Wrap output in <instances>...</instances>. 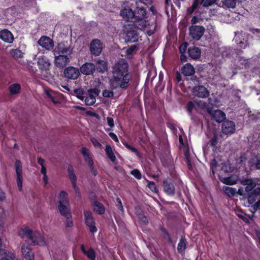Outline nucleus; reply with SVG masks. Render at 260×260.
Instances as JSON below:
<instances>
[{
    "label": "nucleus",
    "mask_w": 260,
    "mask_h": 260,
    "mask_svg": "<svg viewBox=\"0 0 260 260\" xmlns=\"http://www.w3.org/2000/svg\"><path fill=\"white\" fill-rule=\"evenodd\" d=\"M54 52V55L70 54L71 53L70 48L63 43H59L55 47Z\"/></svg>",
    "instance_id": "nucleus-20"
},
{
    "label": "nucleus",
    "mask_w": 260,
    "mask_h": 260,
    "mask_svg": "<svg viewBox=\"0 0 260 260\" xmlns=\"http://www.w3.org/2000/svg\"><path fill=\"white\" fill-rule=\"evenodd\" d=\"M223 190L228 196L230 197L234 196L236 193L240 196H245L244 191L242 187H239L238 190H237V189L234 187L224 186L223 187Z\"/></svg>",
    "instance_id": "nucleus-19"
},
{
    "label": "nucleus",
    "mask_w": 260,
    "mask_h": 260,
    "mask_svg": "<svg viewBox=\"0 0 260 260\" xmlns=\"http://www.w3.org/2000/svg\"><path fill=\"white\" fill-rule=\"evenodd\" d=\"M95 67L92 63L86 62L83 64L80 68V72L86 75H91L95 71Z\"/></svg>",
    "instance_id": "nucleus-22"
},
{
    "label": "nucleus",
    "mask_w": 260,
    "mask_h": 260,
    "mask_svg": "<svg viewBox=\"0 0 260 260\" xmlns=\"http://www.w3.org/2000/svg\"><path fill=\"white\" fill-rule=\"evenodd\" d=\"M255 239L258 242L257 246L260 248V232L258 231H255Z\"/></svg>",
    "instance_id": "nucleus-64"
},
{
    "label": "nucleus",
    "mask_w": 260,
    "mask_h": 260,
    "mask_svg": "<svg viewBox=\"0 0 260 260\" xmlns=\"http://www.w3.org/2000/svg\"><path fill=\"white\" fill-rule=\"evenodd\" d=\"M212 118L218 122H221L225 118V115L222 111L217 110L212 111L211 110V113H209Z\"/></svg>",
    "instance_id": "nucleus-25"
},
{
    "label": "nucleus",
    "mask_w": 260,
    "mask_h": 260,
    "mask_svg": "<svg viewBox=\"0 0 260 260\" xmlns=\"http://www.w3.org/2000/svg\"><path fill=\"white\" fill-rule=\"evenodd\" d=\"M98 93L95 90L92 91L91 92L89 93L85 99V104L87 105H93L95 103V97L98 95Z\"/></svg>",
    "instance_id": "nucleus-31"
},
{
    "label": "nucleus",
    "mask_w": 260,
    "mask_h": 260,
    "mask_svg": "<svg viewBox=\"0 0 260 260\" xmlns=\"http://www.w3.org/2000/svg\"><path fill=\"white\" fill-rule=\"evenodd\" d=\"M248 35L242 31L236 32L234 38L235 42L240 48H245L248 44Z\"/></svg>",
    "instance_id": "nucleus-8"
},
{
    "label": "nucleus",
    "mask_w": 260,
    "mask_h": 260,
    "mask_svg": "<svg viewBox=\"0 0 260 260\" xmlns=\"http://www.w3.org/2000/svg\"><path fill=\"white\" fill-rule=\"evenodd\" d=\"M205 31V29L202 26H192L189 29V34L191 37L197 40L200 39Z\"/></svg>",
    "instance_id": "nucleus-16"
},
{
    "label": "nucleus",
    "mask_w": 260,
    "mask_h": 260,
    "mask_svg": "<svg viewBox=\"0 0 260 260\" xmlns=\"http://www.w3.org/2000/svg\"><path fill=\"white\" fill-rule=\"evenodd\" d=\"M73 188L75 191L76 196L77 197H80V191L79 187L77 186V183L72 185Z\"/></svg>",
    "instance_id": "nucleus-54"
},
{
    "label": "nucleus",
    "mask_w": 260,
    "mask_h": 260,
    "mask_svg": "<svg viewBox=\"0 0 260 260\" xmlns=\"http://www.w3.org/2000/svg\"><path fill=\"white\" fill-rule=\"evenodd\" d=\"M38 43L42 48L47 50H51L54 47L53 40L47 36L41 37L39 40Z\"/></svg>",
    "instance_id": "nucleus-15"
},
{
    "label": "nucleus",
    "mask_w": 260,
    "mask_h": 260,
    "mask_svg": "<svg viewBox=\"0 0 260 260\" xmlns=\"http://www.w3.org/2000/svg\"><path fill=\"white\" fill-rule=\"evenodd\" d=\"M189 56L193 59H197L200 57L201 51L199 48H189L188 50Z\"/></svg>",
    "instance_id": "nucleus-30"
},
{
    "label": "nucleus",
    "mask_w": 260,
    "mask_h": 260,
    "mask_svg": "<svg viewBox=\"0 0 260 260\" xmlns=\"http://www.w3.org/2000/svg\"><path fill=\"white\" fill-rule=\"evenodd\" d=\"M21 252L26 260H34V255L29 246L24 242L21 246Z\"/></svg>",
    "instance_id": "nucleus-21"
},
{
    "label": "nucleus",
    "mask_w": 260,
    "mask_h": 260,
    "mask_svg": "<svg viewBox=\"0 0 260 260\" xmlns=\"http://www.w3.org/2000/svg\"><path fill=\"white\" fill-rule=\"evenodd\" d=\"M70 61V59L66 55H55L54 63L58 68H63Z\"/></svg>",
    "instance_id": "nucleus-18"
},
{
    "label": "nucleus",
    "mask_w": 260,
    "mask_h": 260,
    "mask_svg": "<svg viewBox=\"0 0 260 260\" xmlns=\"http://www.w3.org/2000/svg\"><path fill=\"white\" fill-rule=\"evenodd\" d=\"M15 167L17 175V183L18 188L19 190H21L22 187L23 176L22 165L20 160H17L16 161Z\"/></svg>",
    "instance_id": "nucleus-12"
},
{
    "label": "nucleus",
    "mask_w": 260,
    "mask_h": 260,
    "mask_svg": "<svg viewBox=\"0 0 260 260\" xmlns=\"http://www.w3.org/2000/svg\"><path fill=\"white\" fill-rule=\"evenodd\" d=\"M64 75L68 79L75 80L79 77L80 73L78 68L71 66L65 69Z\"/></svg>",
    "instance_id": "nucleus-10"
},
{
    "label": "nucleus",
    "mask_w": 260,
    "mask_h": 260,
    "mask_svg": "<svg viewBox=\"0 0 260 260\" xmlns=\"http://www.w3.org/2000/svg\"><path fill=\"white\" fill-rule=\"evenodd\" d=\"M105 152L108 157L112 162H114L116 160V157L113 153L111 147L107 145L105 147Z\"/></svg>",
    "instance_id": "nucleus-37"
},
{
    "label": "nucleus",
    "mask_w": 260,
    "mask_h": 260,
    "mask_svg": "<svg viewBox=\"0 0 260 260\" xmlns=\"http://www.w3.org/2000/svg\"><path fill=\"white\" fill-rule=\"evenodd\" d=\"M147 182H148L147 186L152 191L155 193H157L158 192V189L154 182L149 181L148 180H147Z\"/></svg>",
    "instance_id": "nucleus-46"
},
{
    "label": "nucleus",
    "mask_w": 260,
    "mask_h": 260,
    "mask_svg": "<svg viewBox=\"0 0 260 260\" xmlns=\"http://www.w3.org/2000/svg\"><path fill=\"white\" fill-rule=\"evenodd\" d=\"M187 44L186 43H183L179 47V51L181 54H184L187 49Z\"/></svg>",
    "instance_id": "nucleus-58"
},
{
    "label": "nucleus",
    "mask_w": 260,
    "mask_h": 260,
    "mask_svg": "<svg viewBox=\"0 0 260 260\" xmlns=\"http://www.w3.org/2000/svg\"><path fill=\"white\" fill-rule=\"evenodd\" d=\"M81 152L84 158L85 162L89 166L91 173L94 175H96L97 172L94 169L93 159L89 150L86 147H83L81 149Z\"/></svg>",
    "instance_id": "nucleus-9"
},
{
    "label": "nucleus",
    "mask_w": 260,
    "mask_h": 260,
    "mask_svg": "<svg viewBox=\"0 0 260 260\" xmlns=\"http://www.w3.org/2000/svg\"><path fill=\"white\" fill-rule=\"evenodd\" d=\"M239 62L240 63L239 68H243V67L246 68L247 67H248L249 65L248 64V63H250L251 64L252 61H248L246 59H245L243 57H239L238 59Z\"/></svg>",
    "instance_id": "nucleus-44"
},
{
    "label": "nucleus",
    "mask_w": 260,
    "mask_h": 260,
    "mask_svg": "<svg viewBox=\"0 0 260 260\" xmlns=\"http://www.w3.org/2000/svg\"><path fill=\"white\" fill-rule=\"evenodd\" d=\"M103 45L98 39L93 40L90 44V50L92 54L98 56L102 52Z\"/></svg>",
    "instance_id": "nucleus-13"
},
{
    "label": "nucleus",
    "mask_w": 260,
    "mask_h": 260,
    "mask_svg": "<svg viewBox=\"0 0 260 260\" xmlns=\"http://www.w3.org/2000/svg\"><path fill=\"white\" fill-rule=\"evenodd\" d=\"M123 31L125 34V41L136 42L138 40L139 35L138 33L134 30L131 23H128L125 25L124 26Z\"/></svg>",
    "instance_id": "nucleus-6"
},
{
    "label": "nucleus",
    "mask_w": 260,
    "mask_h": 260,
    "mask_svg": "<svg viewBox=\"0 0 260 260\" xmlns=\"http://www.w3.org/2000/svg\"><path fill=\"white\" fill-rule=\"evenodd\" d=\"M258 196L260 197V187H256L252 191L247 193V199L249 204H252L254 203Z\"/></svg>",
    "instance_id": "nucleus-26"
},
{
    "label": "nucleus",
    "mask_w": 260,
    "mask_h": 260,
    "mask_svg": "<svg viewBox=\"0 0 260 260\" xmlns=\"http://www.w3.org/2000/svg\"><path fill=\"white\" fill-rule=\"evenodd\" d=\"M235 129L234 123L231 121H225L222 125V132L225 134L233 133Z\"/></svg>",
    "instance_id": "nucleus-24"
},
{
    "label": "nucleus",
    "mask_w": 260,
    "mask_h": 260,
    "mask_svg": "<svg viewBox=\"0 0 260 260\" xmlns=\"http://www.w3.org/2000/svg\"><path fill=\"white\" fill-rule=\"evenodd\" d=\"M9 54L14 59L22 58L24 53L18 49H12L10 50Z\"/></svg>",
    "instance_id": "nucleus-33"
},
{
    "label": "nucleus",
    "mask_w": 260,
    "mask_h": 260,
    "mask_svg": "<svg viewBox=\"0 0 260 260\" xmlns=\"http://www.w3.org/2000/svg\"><path fill=\"white\" fill-rule=\"evenodd\" d=\"M136 46L135 45H133L131 47L128 48L126 50L125 53L127 55H131L134 51L136 50Z\"/></svg>",
    "instance_id": "nucleus-56"
},
{
    "label": "nucleus",
    "mask_w": 260,
    "mask_h": 260,
    "mask_svg": "<svg viewBox=\"0 0 260 260\" xmlns=\"http://www.w3.org/2000/svg\"><path fill=\"white\" fill-rule=\"evenodd\" d=\"M182 73L186 76H191L194 73V69L193 67L190 63L185 64L182 68Z\"/></svg>",
    "instance_id": "nucleus-28"
},
{
    "label": "nucleus",
    "mask_w": 260,
    "mask_h": 260,
    "mask_svg": "<svg viewBox=\"0 0 260 260\" xmlns=\"http://www.w3.org/2000/svg\"><path fill=\"white\" fill-rule=\"evenodd\" d=\"M131 174L134 176L137 179H140L142 178L141 173L137 169H135L132 171L131 172Z\"/></svg>",
    "instance_id": "nucleus-51"
},
{
    "label": "nucleus",
    "mask_w": 260,
    "mask_h": 260,
    "mask_svg": "<svg viewBox=\"0 0 260 260\" xmlns=\"http://www.w3.org/2000/svg\"><path fill=\"white\" fill-rule=\"evenodd\" d=\"M46 93L48 98L54 104L59 103V101L56 99V93L51 90H46Z\"/></svg>",
    "instance_id": "nucleus-41"
},
{
    "label": "nucleus",
    "mask_w": 260,
    "mask_h": 260,
    "mask_svg": "<svg viewBox=\"0 0 260 260\" xmlns=\"http://www.w3.org/2000/svg\"><path fill=\"white\" fill-rule=\"evenodd\" d=\"M200 4L202 5L200 0H193L191 5V7L196 9L199 7Z\"/></svg>",
    "instance_id": "nucleus-63"
},
{
    "label": "nucleus",
    "mask_w": 260,
    "mask_h": 260,
    "mask_svg": "<svg viewBox=\"0 0 260 260\" xmlns=\"http://www.w3.org/2000/svg\"><path fill=\"white\" fill-rule=\"evenodd\" d=\"M237 0H221V7L223 8H235L236 6Z\"/></svg>",
    "instance_id": "nucleus-34"
},
{
    "label": "nucleus",
    "mask_w": 260,
    "mask_h": 260,
    "mask_svg": "<svg viewBox=\"0 0 260 260\" xmlns=\"http://www.w3.org/2000/svg\"><path fill=\"white\" fill-rule=\"evenodd\" d=\"M18 235L22 238H28L33 245L44 246L46 242L44 238L37 231H31L28 227L20 229L18 232Z\"/></svg>",
    "instance_id": "nucleus-2"
},
{
    "label": "nucleus",
    "mask_w": 260,
    "mask_h": 260,
    "mask_svg": "<svg viewBox=\"0 0 260 260\" xmlns=\"http://www.w3.org/2000/svg\"><path fill=\"white\" fill-rule=\"evenodd\" d=\"M0 39L8 43H12L14 39L13 34L8 29H3L0 31Z\"/></svg>",
    "instance_id": "nucleus-23"
},
{
    "label": "nucleus",
    "mask_w": 260,
    "mask_h": 260,
    "mask_svg": "<svg viewBox=\"0 0 260 260\" xmlns=\"http://www.w3.org/2000/svg\"><path fill=\"white\" fill-rule=\"evenodd\" d=\"M240 182L242 185L246 186L245 190H244L245 196L246 195V192L249 193L252 191L255 188L256 185V183L251 179L240 180Z\"/></svg>",
    "instance_id": "nucleus-17"
},
{
    "label": "nucleus",
    "mask_w": 260,
    "mask_h": 260,
    "mask_svg": "<svg viewBox=\"0 0 260 260\" xmlns=\"http://www.w3.org/2000/svg\"><path fill=\"white\" fill-rule=\"evenodd\" d=\"M137 16H146V9L144 7H137ZM120 16H137L129 2L124 3L120 13Z\"/></svg>",
    "instance_id": "nucleus-5"
},
{
    "label": "nucleus",
    "mask_w": 260,
    "mask_h": 260,
    "mask_svg": "<svg viewBox=\"0 0 260 260\" xmlns=\"http://www.w3.org/2000/svg\"><path fill=\"white\" fill-rule=\"evenodd\" d=\"M251 208L254 211V212L258 210H260V200L252 205Z\"/></svg>",
    "instance_id": "nucleus-60"
},
{
    "label": "nucleus",
    "mask_w": 260,
    "mask_h": 260,
    "mask_svg": "<svg viewBox=\"0 0 260 260\" xmlns=\"http://www.w3.org/2000/svg\"><path fill=\"white\" fill-rule=\"evenodd\" d=\"M193 94L201 98H207L210 94L209 90L202 85L194 87L192 89Z\"/></svg>",
    "instance_id": "nucleus-14"
},
{
    "label": "nucleus",
    "mask_w": 260,
    "mask_h": 260,
    "mask_svg": "<svg viewBox=\"0 0 260 260\" xmlns=\"http://www.w3.org/2000/svg\"><path fill=\"white\" fill-rule=\"evenodd\" d=\"M222 165H223L222 168H221V169L224 171V172H230L231 171V167L229 164V163H224V165L223 164H222Z\"/></svg>",
    "instance_id": "nucleus-61"
},
{
    "label": "nucleus",
    "mask_w": 260,
    "mask_h": 260,
    "mask_svg": "<svg viewBox=\"0 0 260 260\" xmlns=\"http://www.w3.org/2000/svg\"><path fill=\"white\" fill-rule=\"evenodd\" d=\"M223 19L221 20V21L225 23H232L234 22V17H223Z\"/></svg>",
    "instance_id": "nucleus-55"
},
{
    "label": "nucleus",
    "mask_w": 260,
    "mask_h": 260,
    "mask_svg": "<svg viewBox=\"0 0 260 260\" xmlns=\"http://www.w3.org/2000/svg\"><path fill=\"white\" fill-rule=\"evenodd\" d=\"M90 141L94 147H95L96 148H101L102 147L101 144L99 142V141L96 138H91L90 139Z\"/></svg>",
    "instance_id": "nucleus-53"
},
{
    "label": "nucleus",
    "mask_w": 260,
    "mask_h": 260,
    "mask_svg": "<svg viewBox=\"0 0 260 260\" xmlns=\"http://www.w3.org/2000/svg\"><path fill=\"white\" fill-rule=\"evenodd\" d=\"M9 14H10L12 16L17 15L16 9L15 7H10L6 9L5 15L7 16Z\"/></svg>",
    "instance_id": "nucleus-47"
},
{
    "label": "nucleus",
    "mask_w": 260,
    "mask_h": 260,
    "mask_svg": "<svg viewBox=\"0 0 260 260\" xmlns=\"http://www.w3.org/2000/svg\"><path fill=\"white\" fill-rule=\"evenodd\" d=\"M102 94L104 97L111 98L114 95V93L110 90L105 89L103 91Z\"/></svg>",
    "instance_id": "nucleus-52"
},
{
    "label": "nucleus",
    "mask_w": 260,
    "mask_h": 260,
    "mask_svg": "<svg viewBox=\"0 0 260 260\" xmlns=\"http://www.w3.org/2000/svg\"><path fill=\"white\" fill-rule=\"evenodd\" d=\"M84 214L85 223L87 226H88L90 232L92 234L96 233L98 229L95 226V222L92 216L91 213L89 211H84Z\"/></svg>",
    "instance_id": "nucleus-11"
},
{
    "label": "nucleus",
    "mask_w": 260,
    "mask_h": 260,
    "mask_svg": "<svg viewBox=\"0 0 260 260\" xmlns=\"http://www.w3.org/2000/svg\"><path fill=\"white\" fill-rule=\"evenodd\" d=\"M127 64L124 60L120 61L114 66L112 77L109 81L112 89L125 88L128 86L131 75L127 73Z\"/></svg>",
    "instance_id": "nucleus-1"
},
{
    "label": "nucleus",
    "mask_w": 260,
    "mask_h": 260,
    "mask_svg": "<svg viewBox=\"0 0 260 260\" xmlns=\"http://www.w3.org/2000/svg\"><path fill=\"white\" fill-rule=\"evenodd\" d=\"M20 90L21 86L18 83L12 84L9 87V90L12 95L19 93Z\"/></svg>",
    "instance_id": "nucleus-36"
},
{
    "label": "nucleus",
    "mask_w": 260,
    "mask_h": 260,
    "mask_svg": "<svg viewBox=\"0 0 260 260\" xmlns=\"http://www.w3.org/2000/svg\"><path fill=\"white\" fill-rule=\"evenodd\" d=\"M164 191L168 194L173 195L175 193V187L171 181L165 180L163 184Z\"/></svg>",
    "instance_id": "nucleus-27"
},
{
    "label": "nucleus",
    "mask_w": 260,
    "mask_h": 260,
    "mask_svg": "<svg viewBox=\"0 0 260 260\" xmlns=\"http://www.w3.org/2000/svg\"><path fill=\"white\" fill-rule=\"evenodd\" d=\"M81 249L84 254H85L90 260H95V253L93 249L86 250L84 245H81Z\"/></svg>",
    "instance_id": "nucleus-32"
},
{
    "label": "nucleus",
    "mask_w": 260,
    "mask_h": 260,
    "mask_svg": "<svg viewBox=\"0 0 260 260\" xmlns=\"http://www.w3.org/2000/svg\"><path fill=\"white\" fill-rule=\"evenodd\" d=\"M66 218L65 224L67 228H70L73 226V221L71 214L64 216Z\"/></svg>",
    "instance_id": "nucleus-48"
},
{
    "label": "nucleus",
    "mask_w": 260,
    "mask_h": 260,
    "mask_svg": "<svg viewBox=\"0 0 260 260\" xmlns=\"http://www.w3.org/2000/svg\"><path fill=\"white\" fill-rule=\"evenodd\" d=\"M199 107L202 109L206 111L208 113H211L212 108L210 107L209 104L203 101H200L196 103Z\"/></svg>",
    "instance_id": "nucleus-38"
},
{
    "label": "nucleus",
    "mask_w": 260,
    "mask_h": 260,
    "mask_svg": "<svg viewBox=\"0 0 260 260\" xmlns=\"http://www.w3.org/2000/svg\"><path fill=\"white\" fill-rule=\"evenodd\" d=\"M131 19L129 23L132 24V27L140 30L146 29L147 35L149 36L154 34L155 28L154 23H148L144 17H126Z\"/></svg>",
    "instance_id": "nucleus-3"
},
{
    "label": "nucleus",
    "mask_w": 260,
    "mask_h": 260,
    "mask_svg": "<svg viewBox=\"0 0 260 260\" xmlns=\"http://www.w3.org/2000/svg\"><path fill=\"white\" fill-rule=\"evenodd\" d=\"M186 243L183 238H181L177 245V250L180 253H182L184 252L186 248Z\"/></svg>",
    "instance_id": "nucleus-42"
},
{
    "label": "nucleus",
    "mask_w": 260,
    "mask_h": 260,
    "mask_svg": "<svg viewBox=\"0 0 260 260\" xmlns=\"http://www.w3.org/2000/svg\"><path fill=\"white\" fill-rule=\"evenodd\" d=\"M218 0H202L201 4L204 7H208L213 5V4H216V2Z\"/></svg>",
    "instance_id": "nucleus-45"
},
{
    "label": "nucleus",
    "mask_w": 260,
    "mask_h": 260,
    "mask_svg": "<svg viewBox=\"0 0 260 260\" xmlns=\"http://www.w3.org/2000/svg\"><path fill=\"white\" fill-rule=\"evenodd\" d=\"M124 146L127 148H128L129 150H130L131 151H132V152H134L135 153H136L137 155H139V153L137 151V150L132 147V146L129 145V144H128L127 143H124Z\"/></svg>",
    "instance_id": "nucleus-57"
},
{
    "label": "nucleus",
    "mask_w": 260,
    "mask_h": 260,
    "mask_svg": "<svg viewBox=\"0 0 260 260\" xmlns=\"http://www.w3.org/2000/svg\"><path fill=\"white\" fill-rule=\"evenodd\" d=\"M97 70L100 72H104L107 70L106 62L103 60H99L96 62Z\"/></svg>",
    "instance_id": "nucleus-40"
},
{
    "label": "nucleus",
    "mask_w": 260,
    "mask_h": 260,
    "mask_svg": "<svg viewBox=\"0 0 260 260\" xmlns=\"http://www.w3.org/2000/svg\"><path fill=\"white\" fill-rule=\"evenodd\" d=\"M116 201L117 202V208L122 213H123L124 212V209H123V208L122 206V204L121 200L119 198H117L116 199Z\"/></svg>",
    "instance_id": "nucleus-59"
},
{
    "label": "nucleus",
    "mask_w": 260,
    "mask_h": 260,
    "mask_svg": "<svg viewBox=\"0 0 260 260\" xmlns=\"http://www.w3.org/2000/svg\"><path fill=\"white\" fill-rule=\"evenodd\" d=\"M74 93L76 94L77 97L81 100H83L84 99V96L83 94L84 93L83 90L81 88L75 89L74 90Z\"/></svg>",
    "instance_id": "nucleus-49"
},
{
    "label": "nucleus",
    "mask_w": 260,
    "mask_h": 260,
    "mask_svg": "<svg viewBox=\"0 0 260 260\" xmlns=\"http://www.w3.org/2000/svg\"><path fill=\"white\" fill-rule=\"evenodd\" d=\"M4 255V257L6 260H18L16 258L15 255L13 253H11L6 250L2 253Z\"/></svg>",
    "instance_id": "nucleus-43"
},
{
    "label": "nucleus",
    "mask_w": 260,
    "mask_h": 260,
    "mask_svg": "<svg viewBox=\"0 0 260 260\" xmlns=\"http://www.w3.org/2000/svg\"><path fill=\"white\" fill-rule=\"evenodd\" d=\"M93 210L95 212L99 214H103L105 211V209L103 205L98 202H95L94 203Z\"/></svg>",
    "instance_id": "nucleus-39"
},
{
    "label": "nucleus",
    "mask_w": 260,
    "mask_h": 260,
    "mask_svg": "<svg viewBox=\"0 0 260 260\" xmlns=\"http://www.w3.org/2000/svg\"><path fill=\"white\" fill-rule=\"evenodd\" d=\"M37 66L42 73H47L51 66L49 58L43 55L37 58Z\"/></svg>",
    "instance_id": "nucleus-7"
},
{
    "label": "nucleus",
    "mask_w": 260,
    "mask_h": 260,
    "mask_svg": "<svg viewBox=\"0 0 260 260\" xmlns=\"http://www.w3.org/2000/svg\"><path fill=\"white\" fill-rule=\"evenodd\" d=\"M68 173L69 178L71 182L72 185L76 184L77 176L75 174L73 167L72 165H69L68 168Z\"/></svg>",
    "instance_id": "nucleus-29"
},
{
    "label": "nucleus",
    "mask_w": 260,
    "mask_h": 260,
    "mask_svg": "<svg viewBox=\"0 0 260 260\" xmlns=\"http://www.w3.org/2000/svg\"><path fill=\"white\" fill-rule=\"evenodd\" d=\"M194 106V103L193 102H189L187 105V111L190 113L191 112V111H192Z\"/></svg>",
    "instance_id": "nucleus-62"
},
{
    "label": "nucleus",
    "mask_w": 260,
    "mask_h": 260,
    "mask_svg": "<svg viewBox=\"0 0 260 260\" xmlns=\"http://www.w3.org/2000/svg\"><path fill=\"white\" fill-rule=\"evenodd\" d=\"M58 209L60 213L64 217L71 214L68 194L64 190L60 191L58 196Z\"/></svg>",
    "instance_id": "nucleus-4"
},
{
    "label": "nucleus",
    "mask_w": 260,
    "mask_h": 260,
    "mask_svg": "<svg viewBox=\"0 0 260 260\" xmlns=\"http://www.w3.org/2000/svg\"><path fill=\"white\" fill-rule=\"evenodd\" d=\"M221 181L224 184L232 185L237 183L238 181V177L233 176L224 177L221 179Z\"/></svg>",
    "instance_id": "nucleus-35"
},
{
    "label": "nucleus",
    "mask_w": 260,
    "mask_h": 260,
    "mask_svg": "<svg viewBox=\"0 0 260 260\" xmlns=\"http://www.w3.org/2000/svg\"><path fill=\"white\" fill-rule=\"evenodd\" d=\"M137 217L138 219L139 220L140 222L145 225L147 223L148 220L147 218L144 216V215L143 213H139L137 215Z\"/></svg>",
    "instance_id": "nucleus-50"
}]
</instances>
